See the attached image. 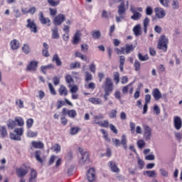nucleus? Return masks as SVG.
Here are the masks:
<instances>
[{
    "instance_id": "f257e3e1",
    "label": "nucleus",
    "mask_w": 182,
    "mask_h": 182,
    "mask_svg": "<svg viewBox=\"0 0 182 182\" xmlns=\"http://www.w3.org/2000/svg\"><path fill=\"white\" fill-rule=\"evenodd\" d=\"M102 87L105 90L104 99L107 100V96H110L112 92H113V82L110 77H107L104 82Z\"/></svg>"
},
{
    "instance_id": "f03ea898",
    "label": "nucleus",
    "mask_w": 182,
    "mask_h": 182,
    "mask_svg": "<svg viewBox=\"0 0 182 182\" xmlns=\"http://www.w3.org/2000/svg\"><path fill=\"white\" fill-rule=\"evenodd\" d=\"M157 49L167 52L168 49V38L164 35H161L158 41Z\"/></svg>"
},
{
    "instance_id": "7ed1b4c3",
    "label": "nucleus",
    "mask_w": 182,
    "mask_h": 182,
    "mask_svg": "<svg viewBox=\"0 0 182 182\" xmlns=\"http://www.w3.org/2000/svg\"><path fill=\"white\" fill-rule=\"evenodd\" d=\"M23 128H16L14 130V132H10L9 137L11 140L16 141H21L22 140L21 136H23Z\"/></svg>"
},
{
    "instance_id": "20e7f679",
    "label": "nucleus",
    "mask_w": 182,
    "mask_h": 182,
    "mask_svg": "<svg viewBox=\"0 0 182 182\" xmlns=\"http://www.w3.org/2000/svg\"><path fill=\"white\" fill-rule=\"evenodd\" d=\"M131 12L133 14V15L131 16V19L133 21H139L140 18H141L142 14H140L139 12H143V8L141 7H138V8H134L132 7L130 9Z\"/></svg>"
},
{
    "instance_id": "39448f33",
    "label": "nucleus",
    "mask_w": 182,
    "mask_h": 182,
    "mask_svg": "<svg viewBox=\"0 0 182 182\" xmlns=\"http://www.w3.org/2000/svg\"><path fill=\"white\" fill-rule=\"evenodd\" d=\"M144 128V139L146 141H150L151 140V136L153 134V130L149 126L146 124L143 125Z\"/></svg>"
},
{
    "instance_id": "423d86ee",
    "label": "nucleus",
    "mask_w": 182,
    "mask_h": 182,
    "mask_svg": "<svg viewBox=\"0 0 182 182\" xmlns=\"http://www.w3.org/2000/svg\"><path fill=\"white\" fill-rule=\"evenodd\" d=\"M29 172V168L23 164V166L18 167L16 168V173L18 177L22 178V177H25L26 174Z\"/></svg>"
},
{
    "instance_id": "0eeeda50",
    "label": "nucleus",
    "mask_w": 182,
    "mask_h": 182,
    "mask_svg": "<svg viewBox=\"0 0 182 182\" xmlns=\"http://www.w3.org/2000/svg\"><path fill=\"white\" fill-rule=\"evenodd\" d=\"M26 22L27 24L26 26V28H27V29H30L31 32H33V33H38V26L35 23V20L28 18Z\"/></svg>"
},
{
    "instance_id": "6e6552de",
    "label": "nucleus",
    "mask_w": 182,
    "mask_h": 182,
    "mask_svg": "<svg viewBox=\"0 0 182 182\" xmlns=\"http://www.w3.org/2000/svg\"><path fill=\"white\" fill-rule=\"evenodd\" d=\"M62 114L64 116L68 115V117L71 119H75L77 116V112L75 109H68L67 108L62 109Z\"/></svg>"
},
{
    "instance_id": "1a4fd4ad",
    "label": "nucleus",
    "mask_w": 182,
    "mask_h": 182,
    "mask_svg": "<svg viewBox=\"0 0 182 182\" xmlns=\"http://www.w3.org/2000/svg\"><path fill=\"white\" fill-rule=\"evenodd\" d=\"M155 12V16L158 18L159 19H163L164 16H166V11H164V9L160 8V7H156L154 9Z\"/></svg>"
},
{
    "instance_id": "9d476101",
    "label": "nucleus",
    "mask_w": 182,
    "mask_h": 182,
    "mask_svg": "<svg viewBox=\"0 0 182 182\" xmlns=\"http://www.w3.org/2000/svg\"><path fill=\"white\" fill-rule=\"evenodd\" d=\"M38 65H39V62L36 60H31L26 67V70L29 72H36L38 69Z\"/></svg>"
},
{
    "instance_id": "9b49d317",
    "label": "nucleus",
    "mask_w": 182,
    "mask_h": 182,
    "mask_svg": "<svg viewBox=\"0 0 182 182\" xmlns=\"http://www.w3.org/2000/svg\"><path fill=\"white\" fill-rule=\"evenodd\" d=\"M38 19H39L41 23H42V25H47V26H50V19H49V18L45 17V16H43V13L42 11H41L39 13Z\"/></svg>"
},
{
    "instance_id": "f8f14e48",
    "label": "nucleus",
    "mask_w": 182,
    "mask_h": 182,
    "mask_svg": "<svg viewBox=\"0 0 182 182\" xmlns=\"http://www.w3.org/2000/svg\"><path fill=\"white\" fill-rule=\"evenodd\" d=\"M87 177L88 181L90 182L95 181L96 178V171H95V168H91L87 171Z\"/></svg>"
},
{
    "instance_id": "ddd939ff",
    "label": "nucleus",
    "mask_w": 182,
    "mask_h": 182,
    "mask_svg": "<svg viewBox=\"0 0 182 182\" xmlns=\"http://www.w3.org/2000/svg\"><path fill=\"white\" fill-rule=\"evenodd\" d=\"M66 21V16L64 14H60L54 18L55 25H62Z\"/></svg>"
},
{
    "instance_id": "4468645a",
    "label": "nucleus",
    "mask_w": 182,
    "mask_h": 182,
    "mask_svg": "<svg viewBox=\"0 0 182 182\" xmlns=\"http://www.w3.org/2000/svg\"><path fill=\"white\" fill-rule=\"evenodd\" d=\"M108 167L112 173H120V168L117 166V164L114 161H109L108 162Z\"/></svg>"
},
{
    "instance_id": "2eb2a0df",
    "label": "nucleus",
    "mask_w": 182,
    "mask_h": 182,
    "mask_svg": "<svg viewBox=\"0 0 182 182\" xmlns=\"http://www.w3.org/2000/svg\"><path fill=\"white\" fill-rule=\"evenodd\" d=\"M173 126L176 130H180L182 127V120L181 118L178 116L173 117Z\"/></svg>"
},
{
    "instance_id": "dca6fc26",
    "label": "nucleus",
    "mask_w": 182,
    "mask_h": 182,
    "mask_svg": "<svg viewBox=\"0 0 182 182\" xmlns=\"http://www.w3.org/2000/svg\"><path fill=\"white\" fill-rule=\"evenodd\" d=\"M79 152L80 153L82 158H81V163H86L89 159V153L87 151L83 152V148H79Z\"/></svg>"
},
{
    "instance_id": "f3484780",
    "label": "nucleus",
    "mask_w": 182,
    "mask_h": 182,
    "mask_svg": "<svg viewBox=\"0 0 182 182\" xmlns=\"http://www.w3.org/2000/svg\"><path fill=\"white\" fill-rule=\"evenodd\" d=\"M65 102L58 100L57 101V109H60V107H62L63 106H65V102L66 103V105H68V106H73V104L72 102H70V101H69V100H68V98H65L64 99Z\"/></svg>"
},
{
    "instance_id": "a211bd4d",
    "label": "nucleus",
    "mask_w": 182,
    "mask_h": 182,
    "mask_svg": "<svg viewBox=\"0 0 182 182\" xmlns=\"http://www.w3.org/2000/svg\"><path fill=\"white\" fill-rule=\"evenodd\" d=\"M58 93L60 96L66 97L68 96V95H69V91L68 90V88H66L65 85H61L58 88Z\"/></svg>"
},
{
    "instance_id": "6ab92c4d",
    "label": "nucleus",
    "mask_w": 182,
    "mask_h": 182,
    "mask_svg": "<svg viewBox=\"0 0 182 182\" xmlns=\"http://www.w3.org/2000/svg\"><path fill=\"white\" fill-rule=\"evenodd\" d=\"M80 36H82V33L80 31H77L73 36V45H77L80 42Z\"/></svg>"
},
{
    "instance_id": "aec40b11",
    "label": "nucleus",
    "mask_w": 182,
    "mask_h": 182,
    "mask_svg": "<svg viewBox=\"0 0 182 182\" xmlns=\"http://www.w3.org/2000/svg\"><path fill=\"white\" fill-rule=\"evenodd\" d=\"M152 95L154 100H160V99H161V92L159 88H155L152 90Z\"/></svg>"
},
{
    "instance_id": "412c9836",
    "label": "nucleus",
    "mask_w": 182,
    "mask_h": 182,
    "mask_svg": "<svg viewBox=\"0 0 182 182\" xmlns=\"http://www.w3.org/2000/svg\"><path fill=\"white\" fill-rule=\"evenodd\" d=\"M10 46H11V49H12V50H18V49H19V41L16 40V39H14L10 42Z\"/></svg>"
},
{
    "instance_id": "4be33fe9",
    "label": "nucleus",
    "mask_w": 182,
    "mask_h": 182,
    "mask_svg": "<svg viewBox=\"0 0 182 182\" xmlns=\"http://www.w3.org/2000/svg\"><path fill=\"white\" fill-rule=\"evenodd\" d=\"M51 32L53 39H59L60 36L59 34V28L58 26H54V28L51 29Z\"/></svg>"
},
{
    "instance_id": "5701e85b",
    "label": "nucleus",
    "mask_w": 182,
    "mask_h": 182,
    "mask_svg": "<svg viewBox=\"0 0 182 182\" xmlns=\"http://www.w3.org/2000/svg\"><path fill=\"white\" fill-rule=\"evenodd\" d=\"M102 119H105V117L103 114H99V115H95L94 116V119L92 121V124H98V126H100V123L102 121Z\"/></svg>"
},
{
    "instance_id": "b1692460",
    "label": "nucleus",
    "mask_w": 182,
    "mask_h": 182,
    "mask_svg": "<svg viewBox=\"0 0 182 182\" xmlns=\"http://www.w3.org/2000/svg\"><path fill=\"white\" fill-rule=\"evenodd\" d=\"M118 14L119 16H123L126 14V7L124 1H122L118 7Z\"/></svg>"
},
{
    "instance_id": "393cba45",
    "label": "nucleus",
    "mask_w": 182,
    "mask_h": 182,
    "mask_svg": "<svg viewBox=\"0 0 182 182\" xmlns=\"http://www.w3.org/2000/svg\"><path fill=\"white\" fill-rule=\"evenodd\" d=\"M43 46L45 49H43L42 50V55L43 56H45V58H49V46L46 43H43Z\"/></svg>"
},
{
    "instance_id": "a878e982",
    "label": "nucleus",
    "mask_w": 182,
    "mask_h": 182,
    "mask_svg": "<svg viewBox=\"0 0 182 182\" xmlns=\"http://www.w3.org/2000/svg\"><path fill=\"white\" fill-rule=\"evenodd\" d=\"M31 146L33 147V149H43L45 147V145L43 144L42 141H33L31 142Z\"/></svg>"
},
{
    "instance_id": "bb28decb",
    "label": "nucleus",
    "mask_w": 182,
    "mask_h": 182,
    "mask_svg": "<svg viewBox=\"0 0 182 182\" xmlns=\"http://www.w3.org/2000/svg\"><path fill=\"white\" fill-rule=\"evenodd\" d=\"M7 127L9 130H14L16 127V122L15 119H9L7 122Z\"/></svg>"
},
{
    "instance_id": "cd10ccee",
    "label": "nucleus",
    "mask_w": 182,
    "mask_h": 182,
    "mask_svg": "<svg viewBox=\"0 0 182 182\" xmlns=\"http://www.w3.org/2000/svg\"><path fill=\"white\" fill-rule=\"evenodd\" d=\"M133 32L136 36L141 35V26L140 24L136 25L133 28Z\"/></svg>"
},
{
    "instance_id": "c85d7f7f",
    "label": "nucleus",
    "mask_w": 182,
    "mask_h": 182,
    "mask_svg": "<svg viewBox=\"0 0 182 182\" xmlns=\"http://www.w3.org/2000/svg\"><path fill=\"white\" fill-rule=\"evenodd\" d=\"M124 62H126V58L124 55L119 56V70L124 72Z\"/></svg>"
},
{
    "instance_id": "c756f323",
    "label": "nucleus",
    "mask_w": 182,
    "mask_h": 182,
    "mask_svg": "<svg viewBox=\"0 0 182 182\" xmlns=\"http://www.w3.org/2000/svg\"><path fill=\"white\" fill-rule=\"evenodd\" d=\"M14 121L16 123H17V126H19L20 127H22L25 125V121L23 120V118L22 117H16L14 118Z\"/></svg>"
},
{
    "instance_id": "7c9ffc66",
    "label": "nucleus",
    "mask_w": 182,
    "mask_h": 182,
    "mask_svg": "<svg viewBox=\"0 0 182 182\" xmlns=\"http://www.w3.org/2000/svg\"><path fill=\"white\" fill-rule=\"evenodd\" d=\"M36 177H38V172L34 169H31L29 182H36Z\"/></svg>"
},
{
    "instance_id": "2f4dec72",
    "label": "nucleus",
    "mask_w": 182,
    "mask_h": 182,
    "mask_svg": "<svg viewBox=\"0 0 182 182\" xmlns=\"http://www.w3.org/2000/svg\"><path fill=\"white\" fill-rule=\"evenodd\" d=\"M88 101L92 105H102V100L97 97H90Z\"/></svg>"
},
{
    "instance_id": "473e14b6",
    "label": "nucleus",
    "mask_w": 182,
    "mask_h": 182,
    "mask_svg": "<svg viewBox=\"0 0 182 182\" xmlns=\"http://www.w3.org/2000/svg\"><path fill=\"white\" fill-rule=\"evenodd\" d=\"M53 62H55L56 66H62V61L58 54H55L52 58Z\"/></svg>"
},
{
    "instance_id": "72a5a7b5",
    "label": "nucleus",
    "mask_w": 182,
    "mask_h": 182,
    "mask_svg": "<svg viewBox=\"0 0 182 182\" xmlns=\"http://www.w3.org/2000/svg\"><path fill=\"white\" fill-rule=\"evenodd\" d=\"M0 135L3 139H5L8 136V131L6 130V127L0 126Z\"/></svg>"
},
{
    "instance_id": "f704fd0d",
    "label": "nucleus",
    "mask_w": 182,
    "mask_h": 182,
    "mask_svg": "<svg viewBox=\"0 0 182 182\" xmlns=\"http://www.w3.org/2000/svg\"><path fill=\"white\" fill-rule=\"evenodd\" d=\"M101 133L103 134V139H105V141H107V143H110L112 141V139L109 138V134L106 130L102 129H100Z\"/></svg>"
},
{
    "instance_id": "c9c22d12",
    "label": "nucleus",
    "mask_w": 182,
    "mask_h": 182,
    "mask_svg": "<svg viewBox=\"0 0 182 182\" xmlns=\"http://www.w3.org/2000/svg\"><path fill=\"white\" fill-rule=\"evenodd\" d=\"M75 58H80V59H81V60H84L85 62H86L87 60V56L82 54V53H80L79 51L75 52Z\"/></svg>"
},
{
    "instance_id": "e433bc0d",
    "label": "nucleus",
    "mask_w": 182,
    "mask_h": 182,
    "mask_svg": "<svg viewBox=\"0 0 182 182\" xmlns=\"http://www.w3.org/2000/svg\"><path fill=\"white\" fill-rule=\"evenodd\" d=\"M26 136L30 139H33V137H38V132H33L31 129H28Z\"/></svg>"
},
{
    "instance_id": "4c0bfd02",
    "label": "nucleus",
    "mask_w": 182,
    "mask_h": 182,
    "mask_svg": "<svg viewBox=\"0 0 182 182\" xmlns=\"http://www.w3.org/2000/svg\"><path fill=\"white\" fill-rule=\"evenodd\" d=\"M41 154H42V151H41L39 150L35 151L36 159L37 160V161H38L39 163L43 164V159L42 158H41Z\"/></svg>"
},
{
    "instance_id": "58836bf2",
    "label": "nucleus",
    "mask_w": 182,
    "mask_h": 182,
    "mask_svg": "<svg viewBox=\"0 0 182 182\" xmlns=\"http://www.w3.org/2000/svg\"><path fill=\"white\" fill-rule=\"evenodd\" d=\"M134 48L135 47L134 46H133V44H131V45L127 44L125 46V53H127V55H129V53L134 50Z\"/></svg>"
},
{
    "instance_id": "ea45409f",
    "label": "nucleus",
    "mask_w": 182,
    "mask_h": 182,
    "mask_svg": "<svg viewBox=\"0 0 182 182\" xmlns=\"http://www.w3.org/2000/svg\"><path fill=\"white\" fill-rule=\"evenodd\" d=\"M113 80L115 82V85H119L120 82V74L119 72H114L113 75Z\"/></svg>"
},
{
    "instance_id": "a19ab883",
    "label": "nucleus",
    "mask_w": 182,
    "mask_h": 182,
    "mask_svg": "<svg viewBox=\"0 0 182 182\" xmlns=\"http://www.w3.org/2000/svg\"><path fill=\"white\" fill-rule=\"evenodd\" d=\"M144 176H147V177H156L157 176V173H156V171H144Z\"/></svg>"
},
{
    "instance_id": "79ce46f5",
    "label": "nucleus",
    "mask_w": 182,
    "mask_h": 182,
    "mask_svg": "<svg viewBox=\"0 0 182 182\" xmlns=\"http://www.w3.org/2000/svg\"><path fill=\"white\" fill-rule=\"evenodd\" d=\"M121 144H122L124 150H127V138L126 135L122 136Z\"/></svg>"
},
{
    "instance_id": "37998d69",
    "label": "nucleus",
    "mask_w": 182,
    "mask_h": 182,
    "mask_svg": "<svg viewBox=\"0 0 182 182\" xmlns=\"http://www.w3.org/2000/svg\"><path fill=\"white\" fill-rule=\"evenodd\" d=\"M149 23H150V18L146 17L144 20V33H147V27L149 26Z\"/></svg>"
},
{
    "instance_id": "c03bdc74",
    "label": "nucleus",
    "mask_w": 182,
    "mask_h": 182,
    "mask_svg": "<svg viewBox=\"0 0 182 182\" xmlns=\"http://www.w3.org/2000/svg\"><path fill=\"white\" fill-rule=\"evenodd\" d=\"M51 150H53L55 153H60L61 146L59 144H55L53 146H51Z\"/></svg>"
},
{
    "instance_id": "a18cd8bd",
    "label": "nucleus",
    "mask_w": 182,
    "mask_h": 182,
    "mask_svg": "<svg viewBox=\"0 0 182 182\" xmlns=\"http://www.w3.org/2000/svg\"><path fill=\"white\" fill-rule=\"evenodd\" d=\"M109 119H116V117H117V110L112 109L109 112Z\"/></svg>"
},
{
    "instance_id": "49530a36",
    "label": "nucleus",
    "mask_w": 182,
    "mask_h": 182,
    "mask_svg": "<svg viewBox=\"0 0 182 182\" xmlns=\"http://www.w3.org/2000/svg\"><path fill=\"white\" fill-rule=\"evenodd\" d=\"M92 39H99L101 36L100 31H92Z\"/></svg>"
},
{
    "instance_id": "de8ad7c7",
    "label": "nucleus",
    "mask_w": 182,
    "mask_h": 182,
    "mask_svg": "<svg viewBox=\"0 0 182 182\" xmlns=\"http://www.w3.org/2000/svg\"><path fill=\"white\" fill-rule=\"evenodd\" d=\"M138 58L141 62H146V60H149V55H142L141 53H139L138 54Z\"/></svg>"
},
{
    "instance_id": "09e8293b",
    "label": "nucleus",
    "mask_w": 182,
    "mask_h": 182,
    "mask_svg": "<svg viewBox=\"0 0 182 182\" xmlns=\"http://www.w3.org/2000/svg\"><path fill=\"white\" fill-rule=\"evenodd\" d=\"M141 66V65L140 64L139 60H136L134 63V68L135 72H140Z\"/></svg>"
},
{
    "instance_id": "8fccbe9b",
    "label": "nucleus",
    "mask_w": 182,
    "mask_h": 182,
    "mask_svg": "<svg viewBox=\"0 0 182 182\" xmlns=\"http://www.w3.org/2000/svg\"><path fill=\"white\" fill-rule=\"evenodd\" d=\"M48 3L49 4V5H50V6H58V5H59V4H60V1L57 0H47Z\"/></svg>"
},
{
    "instance_id": "3c124183",
    "label": "nucleus",
    "mask_w": 182,
    "mask_h": 182,
    "mask_svg": "<svg viewBox=\"0 0 182 182\" xmlns=\"http://www.w3.org/2000/svg\"><path fill=\"white\" fill-rule=\"evenodd\" d=\"M33 119L32 118H29L26 120V127H28V129H31L32 127V126H33Z\"/></svg>"
},
{
    "instance_id": "603ef678",
    "label": "nucleus",
    "mask_w": 182,
    "mask_h": 182,
    "mask_svg": "<svg viewBox=\"0 0 182 182\" xmlns=\"http://www.w3.org/2000/svg\"><path fill=\"white\" fill-rule=\"evenodd\" d=\"M132 85H133V83H129L127 85L124 86L122 87V93H124V95H126V93H127V92H129V89H130V87H132Z\"/></svg>"
},
{
    "instance_id": "864d4df0",
    "label": "nucleus",
    "mask_w": 182,
    "mask_h": 182,
    "mask_svg": "<svg viewBox=\"0 0 182 182\" xmlns=\"http://www.w3.org/2000/svg\"><path fill=\"white\" fill-rule=\"evenodd\" d=\"M70 69H76V68H78L80 69V63L79 62H75L70 64Z\"/></svg>"
},
{
    "instance_id": "5fc2aeb1",
    "label": "nucleus",
    "mask_w": 182,
    "mask_h": 182,
    "mask_svg": "<svg viewBox=\"0 0 182 182\" xmlns=\"http://www.w3.org/2000/svg\"><path fill=\"white\" fill-rule=\"evenodd\" d=\"M93 80V77L90 74V73L86 71L85 72V82H90V80Z\"/></svg>"
},
{
    "instance_id": "6e6d98bb",
    "label": "nucleus",
    "mask_w": 182,
    "mask_h": 182,
    "mask_svg": "<svg viewBox=\"0 0 182 182\" xmlns=\"http://www.w3.org/2000/svg\"><path fill=\"white\" fill-rule=\"evenodd\" d=\"M137 146L139 149H143L146 146V142H144V140L140 139L137 141Z\"/></svg>"
},
{
    "instance_id": "4d7b16f0",
    "label": "nucleus",
    "mask_w": 182,
    "mask_h": 182,
    "mask_svg": "<svg viewBox=\"0 0 182 182\" xmlns=\"http://www.w3.org/2000/svg\"><path fill=\"white\" fill-rule=\"evenodd\" d=\"M179 7H180V4L178 3V1L173 0L172 1V8H173V9H178Z\"/></svg>"
},
{
    "instance_id": "13d9d810",
    "label": "nucleus",
    "mask_w": 182,
    "mask_h": 182,
    "mask_svg": "<svg viewBox=\"0 0 182 182\" xmlns=\"http://www.w3.org/2000/svg\"><path fill=\"white\" fill-rule=\"evenodd\" d=\"M85 87L86 89L93 90L94 89H96V84L95 82H90L87 85H85Z\"/></svg>"
},
{
    "instance_id": "bf43d9fd",
    "label": "nucleus",
    "mask_w": 182,
    "mask_h": 182,
    "mask_svg": "<svg viewBox=\"0 0 182 182\" xmlns=\"http://www.w3.org/2000/svg\"><path fill=\"white\" fill-rule=\"evenodd\" d=\"M48 87L51 95H56V90H55V87H53V85H52V83H48Z\"/></svg>"
},
{
    "instance_id": "052dcab7",
    "label": "nucleus",
    "mask_w": 182,
    "mask_h": 182,
    "mask_svg": "<svg viewBox=\"0 0 182 182\" xmlns=\"http://www.w3.org/2000/svg\"><path fill=\"white\" fill-rule=\"evenodd\" d=\"M160 4L162 6H165L166 8H168V4H170V1L168 0H159Z\"/></svg>"
},
{
    "instance_id": "680f3d73",
    "label": "nucleus",
    "mask_w": 182,
    "mask_h": 182,
    "mask_svg": "<svg viewBox=\"0 0 182 182\" xmlns=\"http://www.w3.org/2000/svg\"><path fill=\"white\" fill-rule=\"evenodd\" d=\"M80 130V128L77 127H71L70 129V134H76Z\"/></svg>"
},
{
    "instance_id": "e2e57ef3",
    "label": "nucleus",
    "mask_w": 182,
    "mask_h": 182,
    "mask_svg": "<svg viewBox=\"0 0 182 182\" xmlns=\"http://www.w3.org/2000/svg\"><path fill=\"white\" fill-rule=\"evenodd\" d=\"M109 121L107 120H104L103 122L101 121L100 124V127H105L107 128L109 127Z\"/></svg>"
},
{
    "instance_id": "0e129e2a",
    "label": "nucleus",
    "mask_w": 182,
    "mask_h": 182,
    "mask_svg": "<svg viewBox=\"0 0 182 182\" xmlns=\"http://www.w3.org/2000/svg\"><path fill=\"white\" fill-rule=\"evenodd\" d=\"M22 50L23 52H24V53H26V55H28V53H29V46L24 44L22 47Z\"/></svg>"
},
{
    "instance_id": "69168bd1",
    "label": "nucleus",
    "mask_w": 182,
    "mask_h": 182,
    "mask_svg": "<svg viewBox=\"0 0 182 182\" xmlns=\"http://www.w3.org/2000/svg\"><path fill=\"white\" fill-rule=\"evenodd\" d=\"M16 105H17V106H18L19 109H23V107H24L23 101H22V100H17L16 101Z\"/></svg>"
},
{
    "instance_id": "338daca9",
    "label": "nucleus",
    "mask_w": 182,
    "mask_h": 182,
    "mask_svg": "<svg viewBox=\"0 0 182 182\" xmlns=\"http://www.w3.org/2000/svg\"><path fill=\"white\" fill-rule=\"evenodd\" d=\"M146 15L151 16L153 15V9L151 6H148L146 9Z\"/></svg>"
},
{
    "instance_id": "774afa93",
    "label": "nucleus",
    "mask_w": 182,
    "mask_h": 182,
    "mask_svg": "<svg viewBox=\"0 0 182 182\" xmlns=\"http://www.w3.org/2000/svg\"><path fill=\"white\" fill-rule=\"evenodd\" d=\"M90 72L96 73V65L94 63H91L89 66Z\"/></svg>"
}]
</instances>
